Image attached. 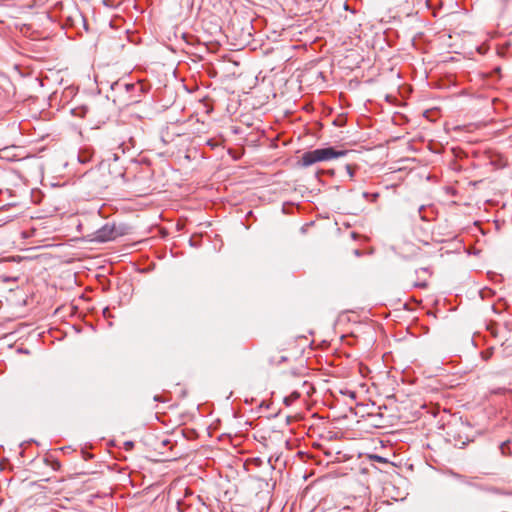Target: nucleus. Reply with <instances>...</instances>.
Returning a JSON list of instances; mask_svg holds the SVG:
<instances>
[{
	"instance_id": "nucleus-1",
	"label": "nucleus",
	"mask_w": 512,
	"mask_h": 512,
	"mask_svg": "<svg viewBox=\"0 0 512 512\" xmlns=\"http://www.w3.org/2000/svg\"><path fill=\"white\" fill-rule=\"evenodd\" d=\"M347 153V150H336L334 147L318 148L303 153L300 163L303 167H308L317 162L328 161L345 156Z\"/></svg>"
},
{
	"instance_id": "nucleus-2",
	"label": "nucleus",
	"mask_w": 512,
	"mask_h": 512,
	"mask_svg": "<svg viewBox=\"0 0 512 512\" xmlns=\"http://www.w3.org/2000/svg\"><path fill=\"white\" fill-rule=\"evenodd\" d=\"M453 426L455 428L454 437L457 438L458 441L465 443L473 439L474 435L471 432V426L467 418H458Z\"/></svg>"
},
{
	"instance_id": "nucleus-3",
	"label": "nucleus",
	"mask_w": 512,
	"mask_h": 512,
	"mask_svg": "<svg viewBox=\"0 0 512 512\" xmlns=\"http://www.w3.org/2000/svg\"><path fill=\"white\" fill-rule=\"evenodd\" d=\"M120 234L115 224L107 223L96 231L95 239L99 242H107L114 240Z\"/></svg>"
},
{
	"instance_id": "nucleus-4",
	"label": "nucleus",
	"mask_w": 512,
	"mask_h": 512,
	"mask_svg": "<svg viewBox=\"0 0 512 512\" xmlns=\"http://www.w3.org/2000/svg\"><path fill=\"white\" fill-rule=\"evenodd\" d=\"M418 281L414 283V287L425 289L428 287V278L433 274L430 267H422L416 270Z\"/></svg>"
},
{
	"instance_id": "nucleus-5",
	"label": "nucleus",
	"mask_w": 512,
	"mask_h": 512,
	"mask_svg": "<svg viewBox=\"0 0 512 512\" xmlns=\"http://www.w3.org/2000/svg\"><path fill=\"white\" fill-rule=\"evenodd\" d=\"M118 159V156L114 154L113 162L108 165L109 174L115 180L125 176V169L118 163Z\"/></svg>"
},
{
	"instance_id": "nucleus-6",
	"label": "nucleus",
	"mask_w": 512,
	"mask_h": 512,
	"mask_svg": "<svg viewBox=\"0 0 512 512\" xmlns=\"http://www.w3.org/2000/svg\"><path fill=\"white\" fill-rule=\"evenodd\" d=\"M111 89L114 90H121L124 89L126 92L135 91L138 90L140 92H143V86L139 83H123L121 81H116L111 85Z\"/></svg>"
},
{
	"instance_id": "nucleus-7",
	"label": "nucleus",
	"mask_w": 512,
	"mask_h": 512,
	"mask_svg": "<svg viewBox=\"0 0 512 512\" xmlns=\"http://www.w3.org/2000/svg\"><path fill=\"white\" fill-rule=\"evenodd\" d=\"M421 408L425 411L424 412L419 411L418 412L419 416H424L425 414H431V416L436 417L439 414V407L438 406L436 407L433 404H430L429 406L424 404Z\"/></svg>"
},
{
	"instance_id": "nucleus-8",
	"label": "nucleus",
	"mask_w": 512,
	"mask_h": 512,
	"mask_svg": "<svg viewBox=\"0 0 512 512\" xmlns=\"http://www.w3.org/2000/svg\"><path fill=\"white\" fill-rule=\"evenodd\" d=\"M362 196H363L367 201H370V202H372V203H375V202H377V200L379 199L380 194H379L378 192H375V193L363 192Z\"/></svg>"
},
{
	"instance_id": "nucleus-9",
	"label": "nucleus",
	"mask_w": 512,
	"mask_h": 512,
	"mask_svg": "<svg viewBox=\"0 0 512 512\" xmlns=\"http://www.w3.org/2000/svg\"><path fill=\"white\" fill-rule=\"evenodd\" d=\"M298 398H300V393H298V392H296V391H295V392H293L290 396L285 397V398H284V400H283V403H284L286 406H289V405L292 403V401H295V400H297Z\"/></svg>"
},
{
	"instance_id": "nucleus-10",
	"label": "nucleus",
	"mask_w": 512,
	"mask_h": 512,
	"mask_svg": "<svg viewBox=\"0 0 512 512\" xmlns=\"http://www.w3.org/2000/svg\"><path fill=\"white\" fill-rule=\"evenodd\" d=\"M357 168H358V166L355 165V164H346L345 165V169H346V171H347V173H348V175L350 176L351 179L354 177L355 171H356Z\"/></svg>"
},
{
	"instance_id": "nucleus-11",
	"label": "nucleus",
	"mask_w": 512,
	"mask_h": 512,
	"mask_svg": "<svg viewBox=\"0 0 512 512\" xmlns=\"http://www.w3.org/2000/svg\"><path fill=\"white\" fill-rule=\"evenodd\" d=\"M369 459L372 461L378 462V463H384V464L388 463V460L386 458L376 455V454L369 455Z\"/></svg>"
},
{
	"instance_id": "nucleus-12",
	"label": "nucleus",
	"mask_w": 512,
	"mask_h": 512,
	"mask_svg": "<svg viewBox=\"0 0 512 512\" xmlns=\"http://www.w3.org/2000/svg\"><path fill=\"white\" fill-rule=\"evenodd\" d=\"M384 427H386V425L383 424V423H380V422L371 423L369 425V427H367L366 432H370L371 433L372 432V428H384Z\"/></svg>"
},
{
	"instance_id": "nucleus-13",
	"label": "nucleus",
	"mask_w": 512,
	"mask_h": 512,
	"mask_svg": "<svg viewBox=\"0 0 512 512\" xmlns=\"http://www.w3.org/2000/svg\"><path fill=\"white\" fill-rule=\"evenodd\" d=\"M270 405H271V403H270V402L261 401V402L259 403V405H258V411H257V412H260V411L263 409V407H265V408H267V409H268V408L270 407Z\"/></svg>"
},
{
	"instance_id": "nucleus-14",
	"label": "nucleus",
	"mask_w": 512,
	"mask_h": 512,
	"mask_svg": "<svg viewBox=\"0 0 512 512\" xmlns=\"http://www.w3.org/2000/svg\"><path fill=\"white\" fill-rule=\"evenodd\" d=\"M508 390L506 388H497L490 391V394H505Z\"/></svg>"
},
{
	"instance_id": "nucleus-15",
	"label": "nucleus",
	"mask_w": 512,
	"mask_h": 512,
	"mask_svg": "<svg viewBox=\"0 0 512 512\" xmlns=\"http://www.w3.org/2000/svg\"><path fill=\"white\" fill-rule=\"evenodd\" d=\"M124 446L126 450H132L134 447V443L132 441H127L124 443Z\"/></svg>"
},
{
	"instance_id": "nucleus-16",
	"label": "nucleus",
	"mask_w": 512,
	"mask_h": 512,
	"mask_svg": "<svg viewBox=\"0 0 512 512\" xmlns=\"http://www.w3.org/2000/svg\"><path fill=\"white\" fill-rule=\"evenodd\" d=\"M82 110H83L82 116H85L88 113V108L83 107Z\"/></svg>"
},
{
	"instance_id": "nucleus-17",
	"label": "nucleus",
	"mask_w": 512,
	"mask_h": 512,
	"mask_svg": "<svg viewBox=\"0 0 512 512\" xmlns=\"http://www.w3.org/2000/svg\"><path fill=\"white\" fill-rule=\"evenodd\" d=\"M367 416H374V414H372V413H367ZM375 416L382 417L383 415H382V413H377V414H375Z\"/></svg>"
},
{
	"instance_id": "nucleus-18",
	"label": "nucleus",
	"mask_w": 512,
	"mask_h": 512,
	"mask_svg": "<svg viewBox=\"0 0 512 512\" xmlns=\"http://www.w3.org/2000/svg\"><path fill=\"white\" fill-rule=\"evenodd\" d=\"M279 414H280V410H278V411H277V412H275V413H272L270 416L277 417V416H279Z\"/></svg>"
},
{
	"instance_id": "nucleus-19",
	"label": "nucleus",
	"mask_w": 512,
	"mask_h": 512,
	"mask_svg": "<svg viewBox=\"0 0 512 512\" xmlns=\"http://www.w3.org/2000/svg\"><path fill=\"white\" fill-rule=\"evenodd\" d=\"M352 238L356 239L358 237V234L356 232L351 233Z\"/></svg>"
},
{
	"instance_id": "nucleus-20",
	"label": "nucleus",
	"mask_w": 512,
	"mask_h": 512,
	"mask_svg": "<svg viewBox=\"0 0 512 512\" xmlns=\"http://www.w3.org/2000/svg\"><path fill=\"white\" fill-rule=\"evenodd\" d=\"M354 253H355V255H357V256H359V255L361 254V252H360L358 249H356V250L354 251Z\"/></svg>"
},
{
	"instance_id": "nucleus-21",
	"label": "nucleus",
	"mask_w": 512,
	"mask_h": 512,
	"mask_svg": "<svg viewBox=\"0 0 512 512\" xmlns=\"http://www.w3.org/2000/svg\"><path fill=\"white\" fill-rule=\"evenodd\" d=\"M506 446V443H502L501 445V449H502V452L504 453V447Z\"/></svg>"
},
{
	"instance_id": "nucleus-22",
	"label": "nucleus",
	"mask_w": 512,
	"mask_h": 512,
	"mask_svg": "<svg viewBox=\"0 0 512 512\" xmlns=\"http://www.w3.org/2000/svg\"><path fill=\"white\" fill-rule=\"evenodd\" d=\"M311 416L316 417V416H319V415H318V413H317V412H314V413H312V415H311Z\"/></svg>"
},
{
	"instance_id": "nucleus-23",
	"label": "nucleus",
	"mask_w": 512,
	"mask_h": 512,
	"mask_svg": "<svg viewBox=\"0 0 512 512\" xmlns=\"http://www.w3.org/2000/svg\"><path fill=\"white\" fill-rule=\"evenodd\" d=\"M108 311H109V310H108V308H105V309H104V311H103L104 315H106V313H107Z\"/></svg>"
},
{
	"instance_id": "nucleus-24",
	"label": "nucleus",
	"mask_w": 512,
	"mask_h": 512,
	"mask_svg": "<svg viewBox=\"0 0 512 512\" xmlns=\"http://www.w3.org/2000/svg\"><path fill=\"white\" fill-rule=\"evenodd\" d=\"M294 416L299 417L302 416L300 413H296Z\"/></svg>"
},
{
	"instance_id": "nucleus-25",
	"label": "nucleus",
	"mask_w": 512,
	"mask_h": 512,
	"mask_svg": "<svg viewBox=\"0 0 512 512\" xmlns=\"http://www.w3.org/2000/svg\"><path fill=\"white\" fill-rule=\"evenodd\" d=\"M286 423L289 424L290 423V418H287L286 419Z\"/></svg>"
}]
</instances>
